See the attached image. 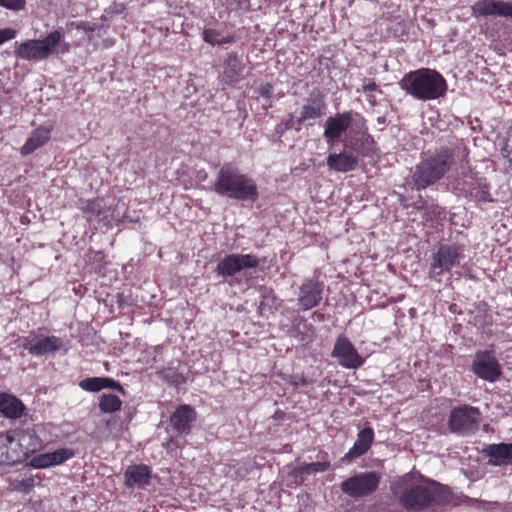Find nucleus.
<instances>
[{"label":"nucleus","instance_id":"nucleus-43","mask_svg":"<svg viewBox=\"0 0 512 512\" xmlns=\"http://www.w3.org/2000/svg\"><path fill=\"white\" fill-rule=\"evenodd\" d=\"M366 98H367V101L369 102V104L371 106L374 107V106H376L378 104V100H377L375 95H373L371 93H367V97Z\"/></svg>","mask_w":512,"mask_h":512},{"label":"nucleus","instance_id":"nucleus-17","mask_svg":"<svg viewBox=\"0 0 512 512\" xmlns=\"http://www.w3.org/2000/svg\"><path fill=\"white\" fill-rule=\"evenodd\" d=\"M491 466L512 465V443L490 444L483 449Z\"/></svg>","mask_w":512,"mask_h":512},{"label":"nucleus","instance_id":"nucleus-21","mask_svg":"<svg viewBox=\"0 0 512 512\" xmlns=\"http://www.w3.org/2000/svg\"><path fill=\"white\" fill-rule=\"evenodd\" d=\"M22 460L23 453L16 448L14 437L0 434V465H14Z\"/></svg>","mask_w":512,"mask_h":512},{"label":"nucleus","instance_id":"nucleus-6","mask_svg":"<svg viewBox=\"0 0 512 512\" xmlns=\"http://www.w3.org/2000/svg\"><path fill=\"white\" fill-rule=\"evenodd\" d=\"M62 30L50 32L42 40H27L17 45L14 54L17 58L27 61H40L55 53L56 46L60 45L63 39Z\"/></svg>","mask_w":512,"mask_h":512},{"label":"nucleus","instance_id":"nucleus-16","mask_svg":"<svg viewBox=\"0 0 512 512\" xmlns=\"http://www.w3.org/2000/svg\"><path fill=\"white\" fill-rule=\"evenodd\" d=\"M326 107L324 95L320 92L312 93L301 107L296 122L300 125L308 120H316L324 115Z\"/></svg>","mask_w":512,"mask_h":512},{"label":"nucleus","instance_id":"nucleus-1","mask_svg":"<svg viewBox=\"0 0 512 512\" xmlns=\"http://www.w3.org/2000/svg\"><path fill=\"white\" fill-rule=\"evenodd\" d=\"M450 501V490L431 480L407 484L399 495V503L404 508L414 511L434 509Z\"/></svg>","mask_w":512,"mask_h":512},{"label":"nucleus","instance_id":"nucleus-13","mask_svg":"<svg viewBox=\"0 0 512 512\" xmlns=\"http://www.w3.org/2000/svg\"><path fill=\"white\" fill-rule=\"evenodd\" d=\"M472 16L475 18L499 16L512 19V2L502 0H478L472 7Z\"/></svg>","mask_w":512,"mask_h":512},{"label":"nucleus","instance_id":"nucleus-9","mask_svg":"<svg viewBox=\"0 0 512 512\" xmlns=\"http://www.w3.org/2000/svg\"><path fill=\"white\" fill-rule=\"evenodd\" d=\"M472 371L488 382H496L502 375L501 365L493 350L477 351L472 362Z\"/></svg>","mask_w":512,"mask_h":512},{"label":"nucleus","instance_id":"nucleus-34","mask_svg":"<svg viewBox=\"0 0 512 512\" xmlns=\"http://www.w3.org/2000/svg\"><path fill=\"white\" fill-rule=\"evenodd\" d=\"M81 389L89 392H98L102 390L101 377H90L80 381Z\"/></svg>","mask_w":512,"mask_h":512},{"label":"nucleus","instance_id":"nucleus-14","mask_svg":"<svg viewBox=\"0 0 512 512\" xmlns=\"http://www.w3.org/2000/svg\"><path fill=\"white\" fill-rule=\"evenodd\" d=\"M196 419V410L190 405L182 404L170 416V424L178 434L188 435Z\"/></svg>","mask_w":512,"mask_h":512},{"label":"nucleus","instance_id":"nucleus-30","mask_svg":"<svg viewBox=\"0 0 512 512\" xmlns=\"http://www.w3.org/2000/svg\"><path fill=\"white\" fill-rule=\"evenodd\" d=\"M81 209L83 213L87 215L88 219L92 217H101L105 212L102 201L99 199L86 200Z\"/></svg>","mask_w":512,"mask_h":512},{"label":"nucleus","instance_id":"nucleus-15","mask_svg":"<svg viewBox=\"0 0 512 512\" xmlns=\"http://www.w3.org/2000/svg\"><path fill=\"white\" fill-rule=\"evenodd\" d=\"M353 120V113L351 111L336 113L334 116L328 117L325 122L323 136L328 141L340 138L350 128Z\"/></svg>","mask_w":512,"mask_h":512},{"label":"nucleus","instance_id":"nucleus-40","mask_svg":"<svg viewBox=\"0 0 512 512\" xmlns=\"http://www.w3.org/2000/svg\"><path fill=\"white\" fill-rule=\"evenodd\" d=\"M362 90L366 94L370 93L372 91H378L379 93H382V90L372 80H369L368 83L364 84L363 87H362Z\"/></svg>","mask_w":512,"mask_h":512},{"label":"nucleus","instance_id":"nucleus-35","mask_svg":"<svg viewBox=\"0 0 512 512\" xmlns=\"http://www.w3.org/2000/svg\"><path fill=\"white\" fill-rule=\"evenodd\" d=\"M220 32L214 29H205L203 31V40L206 43L217 45L219 40Z\"/></svg>","mask_w":512,"mask_h":512},{"label":"nucleus","instance_id":"nucleus-27","mask_svg":"<svg viewBox=\"0 0 512 512\" xmlns=\"http://www.w3.org/2000/svg\"><path fill=\"white\" fill-rule=\"evenodd\" d=\"M50 139V130L44 127L35 129L31 136L27 139L25 144L21 148V154L23 156L33 153L38 148L45 145Z\"/></svg>","mask_w":512,"mask_h":512},{"label":"nucleus","instance_id":"nucleus-12","mask_svg":"<svg viewBox=\"0 0 512 512\" xmlns=\"http://www.w3.org/2000/svg\"><path fill=\"white\" fill-rule=\"evenodd\" d=\"M324 283L315 278L305 279L299 288L298 305L304 311L318 306L322 300Z\"/></svg>","mask_w":512,"mask_h":512},{"label":"nucleus","instance_id":"nucleus-36","mask_svg":"<svg viewBox=\"0 0 512 512\" xmlns=\"http://www.w3.org/2000/svg\"><path fill=\"white\" fill-rule=\"evenodd\" d=\"M101 382H102V389L109 388V389L117 390L122 394L125 393L121 384L113 379L101 377Z\"/></svg>","mask_w":512,"mask_h":512},{"label":"nucleus","instance_id":"nucleus-46","mask_svg":"<svg viewBox=\"0 0 512 512\" xmlns=\"http://www.w3.org/2000/svg\"><path fill=\"white\" fill-rule=\"evenodd\" d=\"M293 126V120H290L286 123V127L289 129Z\"/></svg>","mask_w":512,"mask_h":512},{"label":"nucleus","instance_id":"nucleus-41","mask_svg":"<svg viewBox=\"0 0 512 512\" xmlns=\"http://www.w3.org/2000/svg\"><path fill=\"white\" fill-rule=\"evenodd\" d=\"M272 91H273V86L270 83H265V84L261 85V87L259 88L260 95L263 97H266V98H269L271 96Z\"/></svg>","mask_w":512,"mask_h":512},{"label":"nucleus","instance_id":"nucleus-44","mask_svg":"<svg viewBox=\"0 0 512 512\" xmlns=\"http://www.w3.org/2000/svg\"><path fill=\"white\" fill-rule=\"evenodd\" d=\"M61 44V53H67L70 50V45L68 43H60Z\"/></svg>","mask_w":512,"mask_h":512},{"label":"nucleus","instance_id":"nucleus-23","mask_svg":"<svg viewBox=\"0 0 512 512\" xmlns=\"http://www.w3.org/2000/svg\"><path fill=\"white\" fill-rule=\"evenodd\" d=\"M125 484L127 487H143L149 483L151 471L147 465H130L125 473Z\"/></svg>","mask_w":512,"mask_h":512},{"label":"nucleus","instance_id":"nucleus-8","mask_svg":"<svg viewBox=\"0 0 512 512\" xmlns=\"http://www.w3.org/2000/svg\"><path fill=\"white\" fill-rule=\"evenodd\" d=\"M462 251L463 249L459 245H441L433 254L429 271L430 277L437 278L443 272H449L453 267L459 265Z\"/></svg>","mask_w":512,"mask_h":512},{"label":"nucleus","instance_id":"nucleus-5","mask_svg":"<svg viewBox=\"0 0 512 512\" xmlns=\"http://www.w3.org/2000/svg\"><path fill=\"white\" fill-rule=\"evenodd\" d=\"M481 412L478 407L461 404L452 407L448 416V430L460 437H471L480 428Z\"/></svg>","mask_w":512,"mask_h":512},{"label":"nucleus","instance_id":"nucleus-24","mask_svg":"<svg viewBox=\"0 0 512 512\" xmlns=\"http://www.w3.org/2000/svg\"><path fill=\"white\" fill-rule=\"evenodd\" d=\"M16 448L23 453V459L29 454L36 452L41 447V440L35 434L34 430H24L17 434L15 440Z\"/></svg>","mask_w":512,"mask_h":512},{"label":"nucleus","instance_id":"nucleus-31","mask_svg":"<svg viewBox=\"0 0 512 512\" xmlns=\"http://www.w3.org/2000/svg\"><path fill=\"white\" fill-rule=\"evenodd\" d=\"M330 467V462H312L303 463L296 468V472L302 475H310L313 473L325 472Z\"/></svg>","mask_w":512,"mask_h":512},{"label":"nucleus","instance_id":"nucleus-28","mask_svg":"<svg viewBox=\"0 0 512 512\" xmlns=\"http://www.w3.org/2000/svg\"><path fill=\"white\" fill-rule=\"evenodd\" d=\"M484 179L477 178L473 174H467L462 179H456L454 182L455 189L464 193L465 195L471 196L472 192Z\"/></svg>","mask_w":512,"mask_h":512},{"label":"nucleus","instance_id":"nucleus-37","mask_svg":"<svg viewBox=\"0 0 512 512\" xmlns=\"http://www.w3.org/2000/svg\"><path fill=\"white\" fill-rule=\"evenodd\" d=\"M25 0H0V6L10 10H20L24 7Z\"/></svg>","mask_w":512,"mask_h":512},{"label":"nucleus","instance_id":"nucleus-19","mask_svg":"<svg viewBox=\"0 0 512 512\" xmlns=\"http://www.w3.org/2000/svg\"><path fill=\"white\" fill-rule=\"evenodd\" d=\"M244 65L236 52H230L224 61L221 79L225 84L234 85L243 78Z\"/></svg>","mask_w":512,"mask_h":512},{"label":"nucleus","instance_id":"nucleus-10","mask_svg":"<svg viewBox=\"0 0 512 512\" xmlns=\"http://www.w3.org/2000/svg\"><path fill=\"white\" fill-rule=\"evenodd\" d=\"M259 265V260L251 254H229L219 260L216 266V272L219 276L230 277L245 268H255Z\"/></svg>","mask_w":512,"mask_h":512},{"label":"nucleus","instance_id":"nucleus-38","mask_svg":"<svg viewBox=\"0 0 512 512\" xmlns=\"http://www.w3.org/2000/svg\"><path fill=\"white\" fill-rule=\"evenodd\" d=\"M16 37V31L12 28L0 29V45Z\"/></svg>","mask_w":512,"mask_h":512},{"label":"nucleus","instance_id":"nucleus-26","mask_svg":"<svg viewBox=\"0 0 512 512\" xmlns=\"http://www.w3.org/2000/svg\"><path fill=\"white\" fill-rule=\"evenodd\" d=\"M73 456L68 449H59L52 453L42 454L32 460V465L36 468H46L51 465L61 464Z\"/></svg>","mask_w":512,"mask_h":512},{"label":"nucleus","instance_id":"nucleus-39","mask_svg":"<svg viewBox=\"0 0 512 512\" xmlns=\"http://www.w3.org/2000/svg\"><path fill=\"white\" fill-rule=\"evenodd\" d=\"M72 25H75L76 29L82 30L85 33L94 32L98 29V25L96 24H90L87 22H78V23H72Z\"/></svg>","mask_w":512,"mask_h":512},{"label":"nucleus","instance_id":"nucleus-20","mask_svg":"<svg viewBox=\"0 0 512 512\" xmlns=\"http://www.w3.org/2000/svg\"><path fill=\"white\" fill-rule=\"evenodd\" d=\"M326 162L331 170L346 173L356 169L359 159L353 153L342 151L340 153H330Z\"/></svg>","mask_w":512,"mask_h":512},{"label":"nucleus","instance_id":"nucleus-47","mask_svg":"<svg viewBox=\"0 0 512 512\" xmlns=\"http://www.w3.org/2000/svg\"><path fill=\"white\" fill-rule=\"evenodd\" d=\"M385 121H386V120H385V118H384V117H379V118H378V122H379L380 124H385Z\"/></svg>","mask_w":512,"mask_h":512},{"label":"nucleus","instance_id":"nucleus-25","mask_svg":"<svg viewBox=\"0 0 512 512\" xmlns=\"http://www.w3.org/2000/svg\"><path fill=\"white\" fill-rule=\"evenodd\" d=\"M25 409L24 404L13 395L0 394V412L7 418L17 419L21 417Z\"/></svg>","mask_w":512,"mask_h":512},{"label":"nucleus","instance_id":"nucleus-22","mask_svg":"<svg viewBox=\"0 0 512 512\" xmlns=\"http://www.w3.org/2000/svg\"><path fill=\"white\" fill-rule=\"evenodd\" d=\"M62 346V340L56 336L44 337L35 343L26 339L24 348L32 355H44L58 351Z\"/></svg>","mask_w":512,"mask_h":512},{"label":"nucleus","instance_id":"nucleus-11","mask_svg":"<svg viewBox=\"0 0 512 512\" xmlns=\"http://www.w3.org/2000/svg\"><path fill=\"white\" fill-rule=\"evenodd\" d=\"M331 355L337 359L339 365L347 369H356L364 363V359L345 336H339L336 339Z\"/></svg>","mask_w":512,"mask_h":512},{"label":"nucleus","instance_id":"nucleus-7","mask_svg":"<svg viewBox=\"0 0 512 512\" xmlns=\"http://www.w3.org/2000/svg\"><path fill=\"white\" fill-rule=\"evenodd\" d=\"M381 480L380 474L376 472L358 473L341 483V490L344 494L361 498L376 491Z\"/></svg>","mask_w":512,"mask_h":512},{"label":"nucleus","instance_id":"nucleus-29","mask_svg":"<svg viewBox=\"0 0 512 512\" xmlns=\"http://www.w3.org/2000/svg\"><path fill=\"white\" fill-rule=\"evenodd\" d=\"M122 402L114 394H102L99 400V408L104 413H114L120 410Z\"/></svg>","mask_w":512,"mask_h":512},{"label":"nucleus","instance_id":"nucleus-2","mask_svg":"<svg viewBox=\"0 0 512 512\" xmlns=\"http://www.w3.org/2000/svg\"><path fill=\"white\" fill-rule=\"evenodd\" d=\"M212 189L219 196L238 201L255 202L259 196L255 181L232 163L220 167Z\"/></svg>","mask_w":512,"mask_h":512},{"label":"nucleus","instance_id":"nucleus-42","mask_svg":"<svg viewBox=\"0 0 512 512\" xmlns=\"http://www.w3.org/2000/svg\"><path fill=\"white\" fill-rule=\"evenodd\" d=\"M233 42H234V37L227 36V37H223V38L219 39L217 45L229 44V43H233Z\"/></svg>","mask_w":512,"mask_h":512},{"label":"nucleus","instance_id":"nucleus-18","mask_svg":"<svg viewBox=\"0 0 512 512\" xmlns=\"http://www.w3.org/2000/svg\"><path fill=\"white\" fill-rule=\"evenodd\" d=\"M374 441V431L371 427H365L360 430L357 434V439L352 448L345 453L342 457V461L351 462L354 459L365 454L371 447Z\"/></svg>","mask_w":512,"mask_h":512},{"label":"nucleus","instance_id":"nucleus-32","mask_svg":"<svg viewBox=\"0 0 512 512\" xmlns=\"http://www.w3.org/2000/svg\"><path fill=\"white\" fill-rule=\"evenodd\" d=\"M35 486V478L32 475L25 476L22 479H14L10 482V488L13 491L29 493Z\"/></svg>","mask_w":512,"mask_h":512},{"label":"nucleus","instance_id":"nucleus-33","mask_svg":"<svg viewBox=\"0 0 512 512\" xmlns=\"http://www.w3.org/2000/svg\"><path fill=\"white\" fill-rule=\"evenodd\" d=\"M471 197L479 202H491L492 198L489 192V186L483 180L472 192Z\"/></svg>","mask_w":512,"mask_h":512},{"label":"nucleus","instance_id":"nucleus-45","mask_svg":"<svg viewBox=\"0 0 512 512\" xmlns=\"http://www.w3.org/2000/svg\"><path fill=\"white\" fill-rule=\"evenodd\" d=\"M295 384L296 385H298V384L306 385L307 381L304 378H300L297 382H295Z\"/></svg>","mask_w":512,"mask_h":512},{"label":"nucleus","instance_id":"nucleus-4","mask_svg":"<svg viewBox=\"0 0 512 512\" xmlns=\"http://www.w3.org/2000/svg\"><path fill=\"white\" fill-rule=\"evenodd\" d=\"M399 86L407 94L421 101L443 97L447 91L445 78L436 70L421 68L406 73Z\"/></svg>","mask_w":512,"mask_h":512},{"label":"nucleus","instance_id":"nucleus-3","mask_svg":"<svg viewBox=\"0 0 512 512\" xmlns=\"http://www.w3.org/2000/svg\"><path fill=\"white\" fill-rule=\"evenodd\" d=\"M455 164L454 150L441 148L421 157L411 174L417 190L426 189L441 180Z\"/></svg>","mask_w":512,"mask_h":512}]
</instances>
